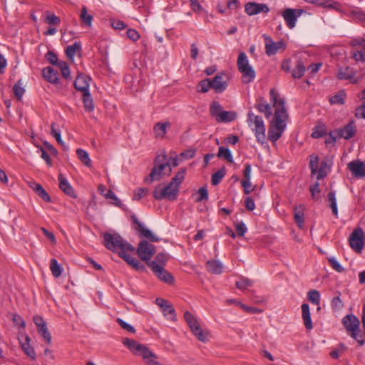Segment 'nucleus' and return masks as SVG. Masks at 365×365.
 I'll return each instance as SVG.
<instances>
[{
	"instance_id": "nucleus-16",
	"label": "nucleus",
	"mask_w": 365,
	"mask_h": 365,
	"mask_svg": "<svg viewBox=\"0 0 365 365\" xmlns=\"http://www.w3.org/2000/svg\"><path fill=\"white\" fill-rule=\"evenodd\" d=\"M270 11L266 4L249 1L245 5V12L248 16H254L259 13L267 14Z\"/></svg>"
},
{
	"instance_id": "nucleus-27",
	"label": "nucleus",
	"mask_w": 365,
	"mask_h": 365,
	"mask_svg": "<svg viewBox=\"0 0 365 365\" xmlns=\"http://www.w3.org/2000/svg\"><path fill=\"white\" fill-rule=\"evenodd\" d=\"M43 77L49 83L57 84L59 82L58 72L51 67L43 69Z\"/></svg>"
},
{
	"instance_id": "nucleus-26",
	"label": "nucleus",
	"mask_w": 365,
	"mask_h": 365,
	"mask_svg": "<svg viewBox=\"0 0 365 365\" xmlns=\"http://www.w3.org/2000/svg\"><path fill=\"white\" fill-rule=\"evenodd\" d=\"M302 317L303 319V322L305 328L307 330H311L313 329V324L311 318V313L309 306L307 303H304L302 304Z\"/></svg>"
},
{
	"instance_id": "nucleus-30",
	"label": "nucleus",
	"mask_w": 365,
	"mask_h": 365,
	"mask_svg": "<svg viewBox=\"0 0 365 365\" xmlns=\"http://www.w3.org/2000/svg\"><path fill=\"white\" fill-rule=\"evenodd\" d=\"M206 267L208 272L215 274H219L222 272V264L217 260L207 261Z\"/></svg>"
},
{
	"instance_id": "nucleus-59",
	"label": "nucleus",
	"mask_w": 365,
	"mask_h": 365,
	"mask_svg": "<svg viewBox=\"0 0 365 365\" xmlns=\"http://www.w3.org/2000/svg\"><path fill=\"white\" fill-rule=\"evenodd\" d=\"M210 112L211 115L219 117V113L222 112V108L219 102L215 101L210 106Z\"/></svg>"
},
{
	"instance_id": "nucleus-42",
	"label": "nucleus",
	"mask_w": 365,
	"mask_h": 365,
	"mask_svg": "<svg viewBox=\"0 0 365 365\" xmlns=\"http://www.w3.org/2000/svg\"><path fill=\"white\" fill-rule=\"evenodd\" d=\"M217 155L218 158H225L228 163H233V157L228 148L220 147Z\"/></svg>"
},
{
	"instance_id": "nucleus-3",
	"label": "nucleus",
	"mask_w": 365,
	"mask_h": 365,
	"mask_svg": "<svg viewBox=\"0 0 365 365\" xmlns=\"http://www.w3.org/2000/svg\"><path fill=\"white\" fill-rule=\"evenodd\" d=\"M166 160V155H157L154 161V167L148 177L145 179L146 182L150 183L153 181L160 180L163 173L170 175L171 168L169 162H164Z\"/></svg>"
},
{
	"instance_id": "nucleus-31",
	"label": "nucleus",
	"mask_w": 365,
	"mask_h": 365,
	"mask_svg": "<svg viewBox=\"0 0 365 365\" xmlns=\"http://www.w3.org/2000/svg\"><path fill=\"white\" fill-rule=\"evenodd\" d=\"M31 187L36 194L38 195L43 200L47 202H51V197L41 185L38 183H34V185Z\"/></svg>"
},
{
	"instance_id": "nucleus-38",
	"label": "nucleus",
	"mask_w": 365,
	"mask_h": 365,
	"mask_svg": "<svg viewBox=\"0 0 365 365\" xmlns=\"http://www.w3.org/2000/svg\"><path fill=\"white\" fill-rule=\"evenodd\" d=\"M186 173V168H181L176 175L171 179L170 183H173V185L177 186V188L179 189L180 185L183 181Z\"/></svg>"
},
{
	"instance_id": "nucleus-2",
	"label": "nucleus",
	"mask_w": 365,
	"mask_h": 365,
	"mask_svg": "<svg viewBox=\"0 0 365 365\" xmlns=\"http://www.w3.org/2000/svg\"><path fill=\"white\" fill-rule=\"evenodd\" d=\"M103 241L105 247L114 252L118 253V252L123 250L133 252L135 250V247L130 243L124 241L121 236L118 233H104Z\"/></svg>"
},
{
	"instance_id": "nucleus-37",
	"label": "nucleus",
	"mask_w": 365,
	"mask_h": 365,
	"mask_svg": "<svg viewBox=\"0 0 365 365\" xmlns=\"http://www.w3.org/2000/svg\"><path fill=\"white\" fill-rule=\"evenodd\" d=\"M186 173V168H181L176 175L171 179L170 183H173V185L177 186V188L179 189L180 185L183 181Z\"/></svg>"
},
{
	"instance_id": "nucleus-17",
	"label": "nucleus",
	"mask_w": 365,
	"mask_h": 365,
	"mask_svg": "<svg viewBox=\"0 0 365 365\" xmlns=\"http://www.w3.org/2000/svg\"><path fill=\"white\" fill-rule=\"evenodd\" d=\"M342 324L346 330L351 333V336H354V332L359 331L360 322L355 315L347 314L343 317Z\"/></svg>"
},
{
	"instance_id": "nucleus-6",
	"label": "nucleus",
	"mask_w": 365,
	"mask_h": 365,
	"mask_svg": "<svg viewBox=\"0 0 365 365\" xmlns=\"http://www.w3.org/2000/svg\"><path fill=\"white\" fill-rule=\"evenodd\" d=\"M178 192V188L173 183L169 182L166 186L160 184L156 186L153 191V197L157 200L167 199L170 201H174L177 199Z\"/></svg>"
},
{
	"instance_id": "nucleus-51",
	"label": "nucleus",
	"mask_w": 365,
	"mask_h": 365,
	"mask_svg": "<svg viewBox=\"0 0 365 365\" xmlns=\"http://www.w3.org/2000/svg\"><path fill=\"white\" fill-rule=\"evenodd\" d=\"M305 1L325 8H332L336 2L332 0H304Z\"/></svg>"
},
{
	"instance_id": "nucleus-5",
	"label": "nucleus",
	"mask_w": 365,
	"mask_h": 365,
	"mask_svg": "<svg viewBox=\"0 0 365 365\" xmlns=\"http://www.w3.org/2000/svg\"><path fill=\"white\" fill-rule=\"evenodd\" d=\"M247 123L250 126L254 125L252 130L254 132L257 140L263 143L266 136L265 125L262 117L255 115L252 110H250L247 113Z\"/></svg>"
},
{
	"instance_id": "nucleus-19",
	"label": "nucleus",
	"mask_w": 365,
	"mask_h": 365,
	"mask_svg": "<svg viewBox=\"0 0 365 365\" xmlns=\"http://www.w3.org/2000/svg\"><path fill=\"white\" fill-rule=\"evenodd\" d=\"M155 303L160 307L165 317L173 321L176 320L175 310L168 300L162 298H157L155 299Z\"/></svg>"
},
{
	"instance_id": "nucleus-63",
	"label": "nucleus",
	"mask_w": 365,
	"mask_h": 365,
	"mask_svg": "<svg viewBox=\"0 0 365 365\" xmlns=\"http://www.w3.org/2000/svg\"><path fill=\"white\" fill-rule=\"evenodd\" d=\"M198 197L195 200L197 202H202L203 200H208V191L207 189L205 187H200L198 191Z\"/></svg>"
},
{
	"instance_id": "nucleus-9",
	"label": "nucleus",
	"mask_w": 365,
	"mask_h": 365,
	"mask_svg": "<svg viewBox=\"0 0 365 365\" xmlns=\"http://www.w3.org/2000/svg\"><path fill=\"white\" fill-rule=\"evenodd\" d=\"M155 253V247L150 244L147 240H142L139 242L137 248V254L138 257L148 266V263L152 262L151 257Z\"/></svg>"
},
{
	"instance_id": "nucleus-46",
	"label": "nucleus",
	"mask_w": 365,
	"mask_h": 365,
	"mask_svg": "<svg viewBox=\"0 0 365 365\" xmlns=\"http://www.w3.org/2000/svg\"><path fill=\"white\" fill-rule=\"evenodd\" d=\"M225 174L226 170L225 167H222L221 169L213 173L211 178L212 184L213 185H218L221 182Z\"/></svg>"
},
{
	"instance_id": "nucleus-4",
	"label": "nucleus",
	"mask_w": 365,
	"mask_h": 365,
	"mask_svg": "<svg viewBox=\"0 0 365 365\" xmlns=\"http://www.w3.org/2000/svg\"><path fill=\"white\" fill-rule=\"evenodd\" d=\"M237 66L239 71L242 74V81L243 83H250L254 81L255 71L250 65L245 53H240L237 58Z\"/></svg>"
},
{
	"instance_id": "nucleus-49",
	"label": "nucleus",
	"mask_w": 365,
	"mask_h": 365,
	"mask_svg": "<svg viewBox=\"0 0 365 365\" xmlns=\"http://www.w3.org/2000/svg\"><path fill=\"white\" fill-rule=\"evenodd\" d=\"M212 86L211 79L205 78L199 82L197 91L200 93H207L210 88H212Z\"/></svg>"
},
{
	"instance_id": "nucleus-41",
	"label": "nucleus",
	"mask_w": 365,
	"mask_h": 365,
	"mask_svg": "<svg viewBox=\"0 0 365 365\" xmlns=\"http://www.w3.org/2000/svg\"><path fill=\"white\" fill-rule=\"evenodd\" d=\"M81 49V44L80 42L76 41L72 45H69L66 49V53L68 58L72 59L76 55L77 51Z\"/></svg>"
},
{
	"instance_id": "nucleus-36",
	"label": "nucleus",
	"mask_w": 365,
	"mask_h": 365,
	"mask_svg": "<svg viewBox=\"0 0 365 365\" xmlns=\"http://www.w3.org/2000/svg\"><path fill=\"white\" fill-rule=\"evenodd\" d=\"M80 19L81 21L87 26V27H91L92 26V21H93V16L88 14L87 12V8L86 6H83L81 10L80 14Z\"/></svg>"
},
{
	"instance_id": "nucleus-35",
	"label": "nucleus",
	"mask_w": 365,
	"mask_h": 365,
	"mask_svg": "<svg viewBox=\"0 0 365 365\" xmlns=\"http://www.w3.org/2000/svg\"><path fill=\"white\" fill-rule=\"evenodd\" d=\"M351 58L356 62H365V46L351 51Z\"/></svg>"
},
{
	"instance_id": "nucleus-52",
	"label": "nucleus",
	"mask_w": 365,
	"mask_h": 365,
	"mask_svg": "<svg viewBox=\"0 0 365 365\" xmlns=\"http://www.w3.org/2000/svg\"><path fill=\"white\" fill-rule=\"evenodd\" d=\"M236 287L239 289L244 290L253 285V282L247 278L242 277L235 283Z\"/></svg>"
},
{
	"instance_id": "nucleus-33",
	"label": "nucleus",
	"mask_w": 365,
	"mask_h": 365,
	"mask_svg": "<svg viewBox=\"0 0 365 365\" xmlns=\"http://www.w3.org/2000/svg\"><path fill=\"white\" fill-rule=\"evenodd\" d=\"M82 100L85 110L86 112H92L94 110V103L90 91L83 93Z\"/></svg>"
},
{
	"instance_id": "nucleus-53",
	"label": "nucleus",
	"mask_w": 365,
	"mask_h": 365,
	"mask_svg": "<svg viewBox=\"0 0 365 365\" xmlns=\"http://www.w3.org/2000/svg\"><path fill=\"white\" fill-rule=\"evenodd\" d=\"M308 299L315 305H319L320 303V293L316 289H311L307 293Z\"/></svg>"
},
{
	"instance_id": "nucleus-10",
	"label": "nucleus",
	"mask_w": 365,
	"mask_h": 365,
	"mask_svg": "<svg viewBox=\"0 0 365 365\" xmlns=\"http://www.w3.org/2000/svg\"><path fill=\"white\" fill-rule=\"evenodd\" d=\"M130 218L133 224V228L138 232L140 237H145L153 242L160 241V239L155 235L151 230L144 227L143 223L138 220V217L135 215H131Z\"/></svg>"
},
{
	"instance_id": "nucleus-29",
	"label": "nucleus",
	"mask_w": 365,
	"mask_h": 365,
	"mask_svg": "<svg viewBox=\"0 0 365 365\" xmlns=\"http://www.w3.org/2000/svg\"><path fill=\"white\" fill-rule=\"evenodd\" d=\"M30 339L29 336H26L24 341H21V347L24 354L30 357L32 360L36 359V352L34 349L29 344Z\"/></svg>"
},
{
	"instance_id": "nucleus-32",
	"label": "nucleus",
	"mask_w": 365,
	"mask_h": 365,
	"mask_svg": "<svg viewBox=\"0 0 365 365\" xmlns=\"http://www.w3.org/2000/svg\"><path fill=\"white\" fill-rule=\"evenodd\" d=\"M237 118V113L234 111L222 110L219 113V117L216 118L217 122L230 123Z\"/></svg>"
},
{
	"instance_id": "nucleus-22",
	"label": "nucleus",
	"mask_w": 365,
	"mask_h": 365,
	"mask_svg": "<svg viewBox=\"0 0 365 365\" xmlns=\"http://www.w3.org/2000/svg\"><path fill=\"white\" fill-rule=\"evenodd\" d=\"M339 138L349 140L356 133V126L353 120L345 125L343 128L334 130Z\"/></svg>"
},
{
	"instance_id": "nucleus-45",
	"label": "nucleus",
	"mask_w": 365,
	"mask_h": 365,
	"mask_svg": "<svg viewBox=\"0 0 365 365\" xmlns=\"http://www.w3.org/2000/svg\"><path fill=\"white\" fill-rule=\"evenodd\" d=\"M328 200L330 202V208L331 209L332 213L335 217H337L338 216V209H337V204H336V198L335 196V192L334 191H330L328 193L327 195Z\"/></svg>"
},
{
	"instance_id": "nucleus-40",
	"label": "nucleus",
	"mask_w": 365,
	"mask_h": 365,
	"mask_svg": "<svg viewBox=\"0 0 365 365\" xmlns=\"http://www.w3.org/2000/svg\"><path fill=\"white\" fill-rule=\"evenodd\" d=\"M170 126L169 122L158 123L154 126V130L157 136L164 137L167 133V128Z\"/></svg>"
},
{
	"instance_id": "nucleus-8",
	"label": "nucleus",
	"mask_w": 365,
	"mask_h": 365,
	"mask_svg": "<svg viewBox=\"0 0 365 365\" xmlns=\"http://www.w3.org/2000/svg\"><path fill=\"white\" fill-rule=\"evenodd\" d=\"M123 344L135 355L142 356L143 359L148 356H154V354L144 344L137 342L134 339L125 338Z\"/></svg>"
},
{
	"instance_id": "nucleus-7",
	"label": "nucleus",
	"mask_w": 365,
	"mask_h": 365,
	"mask_svg": "<svg viewBox=\"0 0 365 365\" xmlns=\"http://www.w3.org/2000/svg\"><path fill=\"white\" fill-rule=\"evenodd\" d=\"M184 319L187 322V325L190 328L192 334L197 337V339L202 341L206 342L208 341V332L205 331L202 329L197 319L188 311L184 313Z\"/></svg>"
},
{
	"instance_id": "nucleus-13",
	"label": "nucleus",
	"mask_w": 365,
	"mask_h": 365,
	"mask_svg": "<svg viewBox=\"0 0 365 365\" xmlns=\"http://www.w3.org/2000/svg\"><path fill=\"white\" fill-rule=\"evenodd\" d=\"M303 13H304V10L302 9H295L287 8L281 12V15L287 27L292 29L296 26L298 17H299Z\"/></svg>"
},
{
	"instance_id": "nucleus-57",
	"label": "nucleus",
	"mask_w": 365,
	"mask_h": 365,
	"mask_svg": "<svg viewBox=\"0 0 365 365\" xmlns=\"http://www.w3.org/2000/svg\"><path fill=\"white\" fill-rule=\"evenodd\" d=\"M45 22L51 26H58L61 23V19L54 14H50L47 12V15L45 19Z\"/></svg>"
},
{
	"instance_id": "nucleus-60",
	"label": "nucleus",
	"mask_w": 365,
	"mask_h": 365,
	"mask_svg": "<svg viewBox=\"0 0 365 365\" xmlns=\"http://www.w3.org/2000/svg\"><path fill=\"white\" fill-rule=\"evenodd\" d=\"M328 262L333 269L337 272L341 273L345 272V269L339 263L334 257H329Z\"/></svg>"
},
{
	"instance_id": "nucleus-48",
	"label": "nucleus",
	"mask_w": 365,
	"mask_h": 365,
	"mask_svg": "<svg viewBox=\"0 0 365 365\" xmlns=\"http://www.w3.org/2000/svg\"><path fill=\"white\" fill-rule=\"evenodd\" d=\"M346 98V93L344 91H341L338 92L334 96H331L329 98V102L331 104H344V100Z\"/></svg>"
},
{
	"instance_id": "nucleus-39",
	"label": "nucleus",
	"mask_w": 365,
	"mask_h": 365,
	"mask_svg": "<svg viewBox=\"0 0 365 365\" xmlns=\"http://www.w3.org/2000/svg\"><path fill=\"white\" fill-rule=\"evenodd\" d=\"M76 154L82 163L88 168L91 167V160L89 158L88 152L81 148H78L76 150Z\"/></svg>"
},
{
	"instance_id": "nucleus-20",
	"label": "nucleus",
	"mask_w": 365,
	"mask_h": 365,
	"mask_svg": "<svg viewBox=\"0 0 365 365\" xmlns=\"http://www.w3.org/2000/svg\"><path fill=\"white\" fill-rule=\"evenodd\" d=\"M347 168L354 177H365V163L359 160H352L349 163Z\"/></svg>"
},
{
	"instance_id": "nucleus-11",
	"label": "nucleus",
	"mask_w": 365,
	"mask_h": 365,
	"mask_svg": "<svg viewBox=\"0 0 365 365\" xmlns=\"http://www.w3.org/2000/svg\"><path fill=\"white\" fill-rule=\"evenodd\" d=\"M350 247L356 252H361L365 242V235L361 228L355 229L350 235Z\"/></svg>"
},
{
	"instance_id": "nucleus-54",
	"label": "nucleus",
	"mask_w": 365,
	"mask_h": 365,
	"mask_svg": "<svg viewBox=\"0 0 365 365\" xmlns=\"http://www.w3.org/2000/svg\"><path fill=\"white\" fill-rule=\"evenodd\" d=\"M55 125L56 124L54 123L51 124V133L56 138V141L64 148V150H66L67 148L61 138V132L59 130L55 128Z\"/></svg>"
},
{
	"instance_id": "nucleus-23",
	"label": "nucleus",
	"mask_w": 365,
	"mask_h": 365,
	"mask_svg": "<svg viewBox=\"0 0 365 365\" xmlns=\"http://www.w3.org/2000/svg\"><path fill=\"white\" fill-rule=\"evenodd\" d=\"M255 108L260 113L264 115L267 119H269L272 115V106L267 102L262 96H259L256 99Z\"/></svg>"
},
{
	"instance_id": "nucleus-21",
	"label": "nucleus",
	"mask_w": 365,
	"mask_h": 365,
	"mask_svg": "<svg viewBox=\"0 0 365 365\" xmlns=\"http://www.w3.org/2000/svg\"><path fill=\"white\" fill-rule=\"evenodd\" d=\"M91 81V78L83 73H79L73 83L74 88L78 91L83 93L89 91V82Z\"/></svg>"
},
{
	"instance_id": "nucleus-62",
	"label": "nucleus",
	"mask_w": 365,
	"mask_h": 365,
	"mask_svg": "<svg viewBox=\"0 0 365 365\" xmlns=\"http://www.w3.org/2000/svg\"><path fill=\"white\" fill-rule=\"evenodd\" d=\"M319 157L318 156H311V160L309 163V168L311 170L312 175H315L317 173V169L319 167Z\"/></svg>"
},
{
	"instance_id": "nucleus-18",
	"label": "nucleus",
	"mask_w": 365,
	"mask_h": 365,
	"mask_svg": "<svg viewBox=\"0 0 365 365\" xmlns=\"http://www.w3.org/2000/svg\"><path fill=\"white\" fill-rule=\"evenodd\" d=\"M212 89H214L216 93H221L226 90L227 88V76L221 72L218 73L212 80Z\"/></svg>"
},
{
	"instance_id": "nucleus-12",
	"label": "nucleus",
	"mask_w": 365,
	"mask_h": 365,
	"mask_svg": "<svg viewBox=\"0 0 365 365\" xmlns=\"http://www.w3.org/2000/svg\"><path fill=\"white\" fill-rule=\"evenodd\" d=\"M148 267L160 281L168 284H172L174 282L173 276L155 261L149 262Z\"/></svg>"
},
{
	"instance_id": "nucleus-61",
	"label": "nucleus",
	"mask_w": 365,
	"mask_h": 365,
	"mask_svg": "<svg viewBox=\"0 0 365 365\" xmlns=\"http://www.w3.org/2000/svg\"><path fill=\"white\" fill-rule=\"evenodd\" d=\"M327 165V163L324 160L321 163L319 168L317 169V180H322L327 175V173L326 171Z\"/></svg>"
},
{
	"instance_id": "nucleus-34",
	"label": "nucleus",
	"mask_w": 365,
	"mask_h": 365,
	"mask_svg": "<svg viewBox=\"0 0 365 365\" xmlns=\"http://www.w3.org/2000/svg\"><path fill=\"white\" fill-rule=\"evenodd\" d=\"M306 71V67L302 60H298L295 68L292 72V76L294 78H301Z\"/></svg>"
},
{
	"instance_id": "nucleus-43",
	"label": "nucleus",
	"mask_w": 365,
	"mask_h": 365,
	"mask_svg": "<svg viewBox=\"0 0 365 365\" xmlns=\"http://www.w3.org/2000/svg\"><path fill=\"white\" fill-rule=\"evenodd\" d=\"M104 196L106 199H111L113 200V202H110L112 205L119 208L123 209L124 205L121 202V201L118 199L113 190H108Z\"/></svg>"
},
{
	"instance_id": "nucleus-24",
	"label": "nucleus",
	"mask_w": 365,
	"mask_h": 365,
	"mask_svg": "<svg viewBox=\"0 0 365 365\" xmlns=\"http://www.w3.org/2000/svg\"><path fill=\"white\" fill-rule=\"evenodd\" d=\"M127 250H123L118 252V255L123 258L129 265L138 271L145 270V266L139 262L135 257H133L130 254L125 253Z\"/></svg>"
},
{
	"instance_id": "nucleus-28",
	"label": "nucleus",
	"mask_w": 365,
	"mask_h": 365,
	"mask_svg": "<svg viewBox=\"0 0 365 365\" xmlns=\"http://www.w3.org/2000/svg\"><path fill=\"white\" fill-rule=\"evenodd\" d=\"M304 207L302 205L296 206L294 208V218L298 227L302 229L304 222Z\"/></svg>"
},
{
	"instance_id": "nucleus-64",
	"label": "nucleus",
	"mask_w": 365,
	"mask_h": 365,
	"mask_svg": "<svg viewBox=\"0 0 365 365\" xmlns=\"http://www.w3.org/2000/svg\"><path fill=\"white\" fill-rule=\"evenodd\" d=\"M47 61L52 65L58 66L60 61H58L57 55L51 51H48L46 55Z\"/></svg>"
},
{
	"instance_id": "nucleus-50",
	"label": "nucleus",
	"mask_w": 365,
	"mask_h": 365,
	"mask_svg": "<svg viewBox=\"0 0 365 365\" xmlns=\"http://www.w3.org/2000/svg\"><path fill=\"white\" fill-rule=\"evenodd\" d=\"M37 329L38 332L46 340L47 344H50L51 343V335L47 329L46 324H41V326L37 327Z\"/></svg>"
},
{
	"instance_id": "nucleus-47",
	"label": "nucleus",
	"mask_w": 365,
	"mask_h": 365,
	"mask_svg": "<svg viewBox=\"0 0 365 365\" xmlns=\"http://www.w3.org/2000/svg\"><path fill=\"white\" fill-rule=\"evenodd\" d=\"M50 269L54 277H59L62 273V268L58 264L56 259L53 258L50 262Z\"/></svg>"
},
{
	"instance_id": "nucleus-56",
	"label": "nucleus",
	"mask_w": 365,
	"mask_h": 365,
	"mask_svg": "<svg viewBox=\"0 0 365 365\" xmlns=\"http://www.w3.org/2000/svg\"><path fill=\"white\" fill-rule=\"evenodd\" d=\"M327 134L326 128L324 125H317L314 127V130L312 133L313 138H319L324 136Z\"/></svg>"
},
{
	"instance_id": "nucleus-58",
	"label": "nucleus",
	"mask_w": 365,
	"mask_h": 365,
	"mask_svg": "<svg viewBox=\"0 0 365 365\" xmlns=\"http://www.w3.org/2000/svg\"><path fill=\"white\" fill-rule=\"evenodd\" d=\"M58 67L61 70L62 76L68 79L71 78L70 76V70L68 63L66 61H60L58 63Z\"/></svg>"
},
{
	"instance_id": "nucleus-14",
	"label": "nucleus",
	"mask_w": 365,
	"mask_h": 365,
	"mask_svg": "<svg viewBox=\"0 0 365 365\" xmlns=\"http://www.w3.org/2000/svg\"><path fill=\"white\" fill-rule=\"evenodd\" d=\"M356 71L350 66H337L336 77L339 80H349L351 83L356 84L359 80L355 76Z\"/></svg>"
},
{
	"instance_id": "nucleus-44",
	"label": "nucleus",
	"mask_w": 365,
	"mask_h": 365,
	"mask_svg": "<svg viewBox=\"0 0 365 365\" xmlns=\"http://www.w3.org/2000/svg\"><path fill=\"white\" fill-rule=\"evenodd\" d=\"M22 85V81L21 79H19L13 86L14 93L18 101H21V98L25 93V89Z\"/></svg>"
},
{
	"instance_id": "nucleus-25",
	"label": "nucleus",
	"mask_w": 365,
	"mask_h": 365,
	"mask_svg": "<svg viewBox=\"0 0 365 365\" xmlns=\"http://www.w3.org/2000/svg\"><path fill=\"white\" fill-rule=\"evenodd\" d=\"M58 180L59 182V188L67 195L76 198V195L73 187L62 173L58 174Z\"/></svg>"
},
{
	"instance_id": "nucleus-55",
	"label": "nucleus",
	"mask_w": 365,
	"mask_h": 365,
	"mask_svg": "<svg viewBox=\"0 0 365 365\" xmlns=\"http://www.w3.org/2000/svg\"><path fill=\"white\" fill-rule=\"evenodd\" d=\"M341 292H337V295L334 297L331 302V308L334 310H340L344 307V303L341 299Z\"/></svg>"
},
{
	"instance_id": "nucleus-1",
	"label": "nucleus",
	"mask_w": 365,
	"mask_h": 365,
	"mask_svg": "<svg viewBox=\"0 0 365 365\" xmlns=\"http://www.w3.org/2000/svg\"><path fill=\"white\" fill-rule=\"evenodd\" d=\"M270 102L274 108L272 120L268 129V139L272 142H277L282 136L287 126V120L289 115L285 108V102L279 96V93L272 88L269 91Z\"/></svg>"
},
{
	"instance_id": "nucleus-15",
	"label": "nucleus",
	"mask_w": 365,
	"mask_h": 365,
	"mask_svg": "<svg viewBox=\"0 0 365 365\" xmlns=\"http://www.w3.org/2000/svg\"><path fill=\"white\" fill-rule=\"evenodd\" d=\"M263 37L265 41V53L267 56H273L276 54L279 50L285 49L286 44L283 41L274 42L272 38L266 34H264Z\"/></svg>"
}]
</instances>
